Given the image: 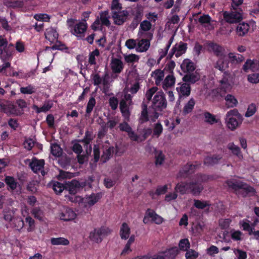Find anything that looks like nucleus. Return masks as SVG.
Returning <instances> with one entry per match:
<instances>
[{
	"instance_id": "aec40b11",
	"label": "nucleus",
	"mask_w": 259,
	"mask_h": 259,
	"mask_svg": "<svg viewBox=\"0 0 259 259\" xmlns=\"http://www.w3.org/2000/svg\"><path fill=\"white\" fill-rule=\"evenodd\" d=\"M243 182L235 179H231L226 182L228 187L233 190L236 194H238V192L243 186Z\"/></svg>"
},
{
	"instance_id": "ddd939ff",
	"label": "nucleus",
	"mask_w": 259,
	"mask_h": 259,
	"mask_svg": "<svg viewBox=\"0 0 259 259\" xmlns=\"http://www.w3.org/2000/svg\"><path fill=\"white\" fill-rule=\"evenodd\" d=\"M60 219L64 221H70L76 217L75 212L71 208H65L59 214Z\"/></svg>"
},
{
	"instance_id": "a18cd8bd",
	"label": "nucleus",
	"mask_w": 259,
	"mask_h": 259,
	"mask_svg": "<svg viewBox=\"0 0 259 259\" xmlns=\"http://www.w3.org/2000/svg\"><path fill=\"white\" fill-rule=\"evenodd\" d=\"M163 132V127L160 122H157L154 124L153 127V131L152 133V137L158 138L161 135Z\"/></svg>"
},
{
	"instance_id": "2eb2a0df",
	"label": "nucleus",
	"mask_w": 259,
	"mask_h": 259,
	"mask_svg": "<svg viewBox=\"0 0 259 259\" xmlns=\"http://www.w3.org/2000/svg\"><path fill=\"white\" fill-rule=\"evenodd\" d=\"M45 161L44 159H37L34 157L29 163V166L34 173H37L44 167Z\"/></svg>"
},
{
	"instance_id": "c85d7f7f",
	"label": "nucleus",
	"mask_w": 259,
	"mask_h": 259,
	"mask_svg": "<svg viewBox=\"0 0 259 259\" xmlns=\"http://www.w3.org/2000/svg\"><path fill=\"white\" fill-rule=\"evenodd\" d=\"M172 48H176V57L178 58L186 52L187 44L181 41L179 44H176Z\"/></svg>"
},
{
	"instance_id": "a211bd4d",
	"label": "nucleus",
	"mask_w": 259,
	"mask_h": 259,
	"mask_svg": "<svg viewBox=\"0 0 259 259\" xmlns=\"http://www.w3.org/2000/svg\"><path fill=\"white\" fill-rule=\"evenodd\" d=\"M255 192V190L253 187L243 182V186L239 191L238 192V194L240 195L243 197H246L249 195H254Z\"/></svg>"
},
{
	"instance_id": "8fccbe9b",
	"label": "nucleus",
	"mask_w": 259,
	"mask_h": 259,
	"mask_svg": "<svg viewBox=\"0 0 259 259\" xmlns=\"http://www.w3.org/2000/svg\"><path fill=\"white\" fill-rule=\"evenodd\" d=\"M76 142H77V140L72 141L71 143L73 145L71 149L76 154H81L83 151L82 146Z\"/></svg>"
},
{
	"instance_id": "7ed1b4c3",
	"label": "nucleus",
	"mask_w": 259,
	"mask_h": 259,
	"mask_svg": "<svg viewBox=\"0 0 259 259\" xmlns=\"http://www.w3.org/2000/svg\"><path fill=\"white\" fill-rule=\"evenodd\" d=\"M86 20H82L78 23L75 19L70 18L67 20V24L71 33L78 38L82 39L88 28Z\"/></svg>"
},
{
	"instance_id": "13d9d810",
	"label": "nucleus",
	"mask_w": 259,
	"mask_h": 259,
	"mask_svg": "<svg viewBox=\"0 0 259 259\" xmlns=\"http://www.w3.org/2000/svg\"><path fill=\"white\" fill-rule=\"evenodd\" d=\"M187 252L185 253V257L186 259H196L199 253L193 249H189L186 250Z\"/></svg>"
},
{
	"instance_id": "3c124183",
	"label": "nucleus",
	"mask_w": 259,
	"mask_h": 259,
	"mask_svg": "<svg viewBox=\"0 0 259 259\" xmlns=\"http://www.w3.org/2000/svg\"><path fill=\"white\" fill-rule=\"evenodd\" d=\"M179 247L180 250L186 251L190 247V243L187 238L181 239L179 243Z\"/></svg>"
},
{
	"instance_id": "20e7f679",
	"label": "nucleus",
	"mask_w": 259,
	"mask_h": 259,
	"mask_svg": "<svg viewBox=\"0 0 259 259\" xmlns=\"http://www.w3.org/2000/svg\"><path fill=\"white\" fill-rule=\"evenodd\" d=\"M111 233V230L106 227H102L99 228H95L91 232L89 236L90 240L96 243L101 242L102 237L107 236Z\"/></svg>"
},
{
	"instance_id": "5701e85b",
	"label": "nucleus",
	"mask_w": 259,
	"mask_h": 259,
	"mask_svg": "<svg viewBox=\"0 0 259 259\" xmlns=\"http://www.w3.org/2000/svg\"><path fill=\"white\" fill-rule=\"evenodd\" d=\"M131 234V229L126 223H123L120 227L119 235L122 240L127 239Z\"/></svg>"
},
{
	"instance_id": "680f3d73",
	"label": "nucleus",
	"mask_w": 259,
	"mask_h": 259,
	"mask_svg": "<svg viewBox=\"0 0 259 259\" xmlns=\"http://www.w3.org/2000/svg\"><path fill=\"white\" fill-rule=\"evenodd\" d=\"M143 16L142 11L141 10H137L136 12L135 16L133 19L132 24L137 26L139 23L141 21Z\"/></svg>"
},
{
	"instance_id": "cd10ccee",
	"label": "nucleus",
	"mask_w": 259,
	"mask_h": 259,
	"mask_svg": "<svg viewBox=\"0 0 259 259\" xmlns=\"http://www.w3.org/2000/svg\"><path fill=\"white\" fill-rule=\"evenodd\" d=\"M50 187L53 189L56 194L59 195L65 190V183L62 184L57 181H53L50 184Z\"/></svg>"
},
{
	"instance_id": "e433bc0d",
	"label": "nucleus",
	"mask_w": 259,
	"mask_h": 259,
	"mask_svg": "<svg viewBox=\"0 0 259 259\" xmlns=\"http://www.w3.org/2000/svg\"><path fill=\"white\" fill-rule=\"evenodd\" d=\"M195 103V100L193 98H191L184 107L183 114L186 115L191 113L194 109Z\"/></svg>"
},
{
	"instance_id": "1a4fd4ad",
	"label": "nucleus",
	"mask_w": 259,
	"mask_h": 259,
	"mask_svg": "<svg viewBox=\"0 0 259 259\" xmlns=\"http://www.w3.org/2000/svg\"><path fill=\"white\" fill-rule=\"evenodd\" d=\"M14 52L13 45H6L0 48V59L2 62L10 61Z\"/></svg>"
},
{
	"instance_id": "423d86ee",
	"label": "nucleus",
	"mask_w": 259,
	"mask_h": 259,
	"mask_svg": "<svg viewBox=\"0 0 259 259\" xmlns=\"http://www.w3.org/2000/svg\"><path fill=\"white\" fill-rule=\"evenodd\" d=\"M87 182H79L76 180L70 182H65V190L69 192L70 194H75L80 189L86 187Z\"/></svg>"
},
{
	"instance_id": "dca6fc26",
	"label": "nucleus",
	"mask_w": 259,
	"mask_h": 259,
	"mask_svg": "<svg viewBox=\"0 0 259 259\" xmlns=\"http://www.w3.org/2000/svg\"><path fill=\"white\" fill-rule=\"evenodd\" d=\"M181 68L184 72L188 73L193 72L196 69V66L191 60L185 59L181 65Z\"/></svg>"
},
{
	"instance_id": "e2e57ef3",
	"label": "nucleus",
	"mask_w": 259,
	"mask_h": 259,
	"mask_svg": "<svg viewBox=\"0 0 259 259\" xmlns=\"http://www.w3.org/2000/svg\"><path fill=\"white\" fill-rule=\"evenodd\" d=\"M102 25L99 17H98L94 22L92 24L91 27L94 31L102 30Z\"/></svg>"
},
{
	"instance_id": "a19ab883",
	"label": "nucleus",
	"mask_w": 259,
	"mask_h": 259,
	"mask_svg": "<svg viewBox=\"0 0 259 259\" xmlns=\"http://www.w3.org/2000/svg\"><path fill=\"white\" fill-rule=\"evenodd\" d=\"M96 104V101L95 97H91L88 102L86 110H85V116H89L91 113L92 112L94 107Z\"/></svg>"
},
{
	"instance_id": "4468645a",
	"label": "nucleus",
	"mask_w": 259,
	"mask_h": 259,
	"mask_svg": "<svg viewBox=\"0 0 259 259\" xmlns=\"http://www.w3.org/2000/svg\"><path fill=\"white\" fill-rule=\"evenodd\" d=\"M209 49L213 52L214 54L219 57H224L225 49L221 45L213 42L208 44Z\"/></svg>"
},
{
	"instance_id": "f257e3e1",
	"label": "nucleus",
	"mask_w": 259,
	"mask_h": 259,
	"mask_svg": "<svg viewBox=\"0 0 259 259\" xmlns=\"http://www.w3.org/2000/svg\"><path fill=\"white\" fill-rule=\"evenodd\" d=\"M209 179V176L202 174H197L190 182H181L177 184L175 191L181 194L190 192L194 196L199 195L204 189L202 183Z\"/></svg>"
},
{
	"instance_id": "603ef678",
	"label": "nucleus",
	"mask_w": 259,
	"mask_h": 259,
	"mask_svg": "<svg viewBox=\"0 0 259 259\" xmlns=\"http://www.w3.org/2000/svg\"><path fill=\"white\" fill-rule=\"evenodd\" d=\"M100 55L99 50L98 49H95L94 51L91 52L89 54V63L91 65L96 64V56H98Z\"/></svg>"
},
{
	"instance_id": "f8f14e48",
	"label": "nucleus",
	"mask_w": 259,
	"mask_h": 259,
	"mask_svg": "<svg viewBox=\"0 0 259 259\" xmlns=\"http://www.w3.org/2000/svg\"><path fill=\"white\" fill-rule=\"evenodd\" d=\"M200 165V164H187L185 165L179 172V176L182 178H187L190 175L194 173L196 168Z\"/></svg>"
},
{
	"instance_id": "6ab92c4d",
	"label": "nucleus",
	"mask_w": 259,
	"mask_h": 259,
	"mask_svg": "<svg viewBox=\"0 0 259 259\" xmlns=\"http://www.w3.org/2000/svg\"><path fill=\"white\" fill-rule=\"evenodd\" d=\"M100 199V195L99 193H93L85 198H82V203H84L85 206H87V205L93 206L97 203Z\"/></svg>"
},
{
	"instance_id": "473e14b6",
	"label": "nucleus",
	"mask_w": 259,
	"mask_h": 259,
	"mask_svg": "<svg viewBox=\"0 0 259 259\" xmlns=\"http://www.w3.org/2000/svg\"><path fill=\"white\" fill-rule=\"evenodd\" d=\"M99 20L101 21L102 25L109 27L111 23L109 21L110 16H109L108 10L101 11L100 13Z\"/></svg>"
},
{
	"instance_id": "5fc2aeb1",
	"label": "nucleus",
	"mask_w": 259,
	"mask_h": 259,
	"mask_svg": "<svg viewBox=\"0 0 259 259\" xmlns=\"http://www.w3.org/2000/svg\"><path fill=\"white\" fill-rule=\"evenodd\" d=\"M51 49L53 50H60L65 53L68 52V48L66 47V46L65 44H62L60 41L57 42L56 44L54 45L51 47Z\"/></svg>"
},
{
	"instance_id": "37998d69",
	"label": "nucleus",
	"mask_w": 259,
	"mask_h": 259,
	"mask_svg": "<svg viewBox=\"0 0 259 259\" xmlns=\"http://www.w3.org/2000/svg\"><path fill=\"white\" fill-rule=\"evenodd\" d=\"M204 116L205 118V122L210 124H213L218 122L219 120L216 118L215 116L209 112H204Z\"/></svg>"
},
{
	"instance_id": "2f4dec72",
	"label": "nucleus",
	"mask_w": 259,
	"mask_h": 259,
	"mask_svg": "<svg viewBox=\"0 0 259 259\" xmlns=\"http://www.w3.org/2000/svg\"><path fill=\"white\" fill-rule=\"evenodd\" d=\"M179 253V250L177 247H174L162 251L166 259H175Z\"/></svg>"
},
{
	"instance_id": "de8ad7c7",
	"label": "nucleus",
	"mask_w": 259,
	"mask_h": 259,
	"mask_svg": "<svg viewBox=\"0 0 259 259\" xmlns=\"http://www.w3.org/2000/svg\"><path fill=\"white\" fill-rule=\"evenodd\" d=\"M249 221L247 220H243L239 223L240 225L242 228L243 230L248 232L249 235H252L253 228L249 224Z\"/></svg>"
},
{
	"instance_id": "bb28decb",
	"label": "nucleus",
	"mask_w": 259,
	"mask_h": 259,
	"mask_svg": "<svg viewBox=\"0 0 259 259\" xmlns=\"http://www.w3.org/2000/svg\"><path fill=\"white\" fill-rule=\"evenodd\" d=\"M176 78L172 74L166 76L162 83V88L164 90L172 87L175 83Z\"/></svg>"
},
{
	"instance_id": "9d476101",
	"label": "nucleus",
	"mask_w": 259,
	"mask_h": 259,
	"mask_svg": "<svg viewBox=\"0 0 259 259\" xmlns=\"http://www.w3.org/2000/svg\"><path fill=\"white\" fill-rule=\"evenodd\" d=\"M112 13L114 22L117 25H122L126 21L129 14L126 10L119 11L118 12L113 11Z\"/></svg>"
},
{
	"instance_id": "09e8293b",
	"label": "nucleus",
	"mask_w": 259,
	"mask_h": 259,
	"mask_svg": "<svg viewBox=\"0 0 259 259\" xmlns=\"http://www.w3.org/2000/svg\"><path fill=\"white\" fill-rule=\"evenodd\" d=\"M36 88L32 84H29L25 87H21L20 92L23 94H32L36 92Z\"/></svg>"
},
{
	"instance_id": "f03ea898",
	"label": "nucleus",
	"mask_w": 259,
	"mask_h": 259,
	"mask_svg": "<svg viewBox=\"0 0 259 259\" xmlns=\"http://www.w3.org/2000/svg\"><path fill=\"white\" fill-rule=\"evenodd\" d=\"M243 0H232L231 12L224 11L223 15L224 20L228 23H236L242 19V10L238 8Z\"/></svg>"
},
{
	"instance_id": "4c0bfd02",
	"label": "nucleus",
	"mask_w": 259,
	"mask_h": 259,
	"mask_svg": "<svg viewBox=\"0 0 259 259\" xmlns=\"http://www.w3.org/2000/svg\"><path fill=\"white\" fill-rule=\"evenodd\" d=\"M51 243L53 245H68L69 244V241L68 239L63 237L52 238Z\"/></svg>"
},
{
	"instance_id": "bf43d9fd",
	"label": "nucleus",
	"mask_w": 259,
	"mask_h": 259,
	"mask_svg": "<svg viewBox=\"0 0 259 259\" xmlns=\"http://www.w3.org/2000/svg\"><path fill=\"white\" fill-rule=\"evenodd\" d=\"M25 222L28 223L29 227L27 228V231L29 232H32L34 230L35 228V221L30 216H27L25 218Z\"/></svg>"
},
{
	"instance_id": "69168bd1",
	"label": "nucleus",
	"mask_w": 259,
	"mask_h": 259,
	"mask_svg": "<svg viewBox=\"0 0 259 259\" xmlns=\"http://www.w3.org/2000/svg\"><path fill=\"white\" fill-rule=\"evenodd\" d=\"M109 104L113 110H115L118 107V100L116 97H112L109 99Z\"/></svg>"
},
{
	"instance_id": "b1692460",
	"label": "nucleus",
	"mask_w": 259,
	"mask_h": 259,
	"mask_svg": "<svg viewBox=\"0 0 259 259\" xmlns=\"http://www.w3.org/2000/svg\"><path fill=\"white\" fill-rule=\"evenodd\" d=\"M227 148L231 151L233 155L236 156L239 159H243V156L240 148L238 146L235 145L233 142L229 143L227 145Z\"/></svg>"
},
{
	"instance_id": "58836bf2",
	"label": "nucleus",
	"mask_w": 259,
	"mask_h": 259,
	"mask_svg": "<svg viewBox=\"0 0 259 259\" xmlns=\"http://www.w3.org/2000/svg\"><path fill=\"white\" fill-rule=\"evenodd\" d=\"M58 35V34L56 30L53 28L47 29L45 32L46 38L50 41H53L57 38Z\"/></svg>"
},
{
	"instance_id": "f704fd0d",
	"label": "nucleus",
	"mask_w": 259,
	"mask_h": 259,
	"mask_svg": "<svg viewBox=\"0 0 259 259\" xmlns=\"http://www.w3.org/2000/svg\"><path fill=\"white\" fill-rule=\"evenodd\" d=\"M226 105L228 108H233L236 106L238 101L236 98L231 94H227L225 97Z\"/></svg>"
},
{
	"instance_id": "c03bdc74",
	"label": "nucleus",
	"mask_w": 259,
	"mask_h": 259,
	"mask_svg": "<svg viewBox=\"0 0 259 259\" xmlns=\"http://www.w3.org/2000/svg\"><path fill=\"white\" fill-rule=\"evenodd\" d=\"M51 152L52 154L56 157H60L62 154V150L61 148L56 143L51 145Z\"/></svg>"
},
{
	"instance_id": "ea45409f",
	"label": "nucleus",
	"mask_w": 259,
	"mask_h": 259,
	"mask_svg": "<svg viewBox=\"0 0 259 259\" xmlns=\"http://www.w3.org/2000/svg\"><path fill=\"white\" fill-rule=\"evenodd\" d=\"M165 159V155L161 151H156L155 154V164L156 166L161 165Z\"/></svg>"
},
{
	"instance_id": "72a5a7b5",
	"label": "nucleus",
	"mask_w": 259,
	"mask_h": 259,
	"mask_svg": "<svg viewBox=\"0 0 259 259\" xmlns=\"http://www.w3.org/2000/svg\"><path fill=\"white\" fill-rule=\"evenodd\" d=\"M152 76L155 79V84L159 85L163 79L164 74L163 71L160 69H156L152 72Z\"/></svg>"
},
{
	"instance_id": "774afa93",
	"label": "nucleus",
	"mask_w": 259,
	"mask_h": 259,
	"mask_svg": "<svg viewBox=\"0 0 259 259\" xmlns=\"http://www.w3.org/2000/svg\"><path fill=\"white\" fill-rule=\"evenodd\" d=\"M23 145L26 149L31 150L34 146V141L31 138L26 139L23 143Z\"/></svg>"
},
{
	"instance_id": "c9c22d12",
	"label": "nucleus",
	"mask_w": 259,
	"mask_h": 259,
	"mask_svg": "<svg viewBox=\"0 0 259 259\" xmlns=\"http://www.w3.org/2000/svg\"><path fill=\"white\" fill-rule=\"evenodd\" d=\"M228 58L233 64L239 63L244 60V58L242 55L234 53H229Z\"/></svg>"
},
{
	"instance_id": "393cba45",
	"label": "nucleus",
	"mask_w": 259,
	"mask_h": 259,
	"mask_svg": "<svg viewBox=\"0 0 259 259\" xmlns=\"http://www.w3.org/2000/svg\"><path fill=\"white\" fill-rule=\"evenodd\" d=\"M142 111L139 117V123L143 124L149 120V117L148 113L147 105L143 102L141 105Z\"/></svg>"
},
{
	"instance_id": "6e6d98bb",
	"label": "nucleus",
	"mask_w": 259,
	"mask_h": 259,
	"mask_svg": "<svg viewBox=\"0 0 259 259\" xmlns=\"http://www.w3.org/2000/svg\"><path fill=\"white\" fill-rule=\"evenodd\" d=\"M256 111V106L254 103H251L248 105L245 116L249 117L252 116Z\"/></svg>"
},
{
	"instance_id": "0eeeda50",
	"label": "nucleus",
	"mask_w": 259,
	"mask_h": 259,
	"mask_svg": "<svg viewBox=\"0 0 259 259\" xmlns=\"http://www.w3.org/2000/svg\"><path fill=\"white\" fill-rule=\"evenodd\" d=\"M167 102L163 94H157L152 102V108L155 111H161L166 107Z\"/></svg>"
},
{
	"instance_id": "338daca9",
	"label": "nucleus",
	"mask_w": 259,
	"mask_h": 259,
	"mask_svg": "<svg viewBox=\"0 0 259 259\" xmlns=\"http://www.w3.org/2000/svg\"><path fill=\"white\" fill-rule=\"evenodd\" d=\"M34 18L37 21L49 22L50 16L47 14H36Z\"/></svg>"
},
{
	"instance_id": "0e129e2a",
	"label": "nucleus",
	"mask_w": 259,
	"mask_h": 259,
	"mask_svg": "<svg viewBox=\"0 0 259 259\" xmlns=\"http://www.w3.org/2000/svg\"><path fill=\"white\" fill-rule=\"evenodd\" d=\"M151 23L149 21L144 20L141 23L140 28L144 31H148L151 29Z\"/></svg>"
},
{
	"instance_id": "39448f33",
	"label": "nucleus",
	"mask_w": 259,
	"mask_h": 259,
	"mask_svg": "<svg viewBox=\"0 0 259 259\" xmlns=\"http://www.w3.org/2000/svg\"><path fill=\"white\" fill-rule=\"evenodd\" d=\"M178 87L176 88V90L179 95V99L177 102V104H180L181 101L182 99L189 96L191 93V88L189 83H179Z\"/></svg>"
},
{
	"instance_id": "4d7b16f0",
	"label": "nucleus",
	"mask_w": 259,
	"mask_h": 259,
	"mask_svg": "<svg viewBox=\"0 0 259 259\" xmlns=\"http://www.w3.org/2000/svg\"><path fill=\"white\" fill-rule=\"evenodd\" d=\"M194 205L197 208L203 209L205 208L206 207H209L210 206V204H209L206 201H202L199 200L195 199L194 200Z\"/></svg>"
},
{
	"instance_id": "9b49d317",
	"label": "nucleus",
	"mask_w": 259,
	"mask_h": 259,
	"mask_svg": "<svg viewBox=\"0 0 259 259\" xmlns=\"http://www.w3.org/2000/svg\"><path fill=\"white\" fill-rule=\"evenodd\" d=\"M238 114V111L236 109L231 110L228 112L227 116L228 120L227 121V125L228 127L231 131H234L239 125V122L238 120L234 117H230L231 115H235Z\"/></svg>"
},
{
	"instance_id": "052dcab7",
	"label": "nucleus",
	"mask_w": 259,
	"mask_h": 259,
	"mask_svg": "<svg viewBox=\"0 0 259 259\" xmlns=\"http://www.w3.org/2000/svg\"><path fill=\"white\" fill-rule=\"evenodd\" d=\"M247 80L252 83L256 84L259 83V73H255L249 74L247 76Z\"/></svg>"
},
{
	"instance_id": "f3484780",
	"label": "nucleus",
	"mask_w": 259,
	"mask_h": 259,
	"mask_svg": "<svg viewBox=\"0 0 259 259\" xmlns=\"http://www.w3.org/2000/svg\"><path fill=\"white\" fill-rule=\"evenodd\" d=\"M200 79V74L195 72L194 73L190 72L185 74L183 77V80L187 83L194 84Z\"/></svg>"
},
{
	"instance_id": "c756f323",
	"label": "nucleus",
	"mask_w": 259,
	"mask_h": 259,
	"mask_svg": "<svg viewBox=\"0 0 259 259\" xmlns=\"http://www.w3.org/2000/svg\"><path fill=\"white\" fill-rule=\"evenodd\" d=\"M249 29V25L246 23L242 22L237 25L236 32L238 36H243L248 32Z\"/></svg>"
},
{
	"instance_id": "412c9836",
	"label": "nucleus",
	"mask_w": 259,
	"mask_h": 259,
	"mask_svg": "<svg viewBox=\"0 0 259 259\" xmlns=\"http://www.w3.org/2000/svg\"><path fill=\"white\" fill-rule=\"evenodd\" d=\"M111 69L114 73H120L124 68L122 61L118 58H113L111 60Z\"/></svg>"
},
{
	"instance_id": "a878e982",
	"label": "nucleus",
	"mask_w": 259,
	"mask_h": 259,
	"mask_svg": "<svg viewBox=\"0 0 259 259\" xmlns=\"http://www.w3.org/2000/svg\"><path fill=\"white\" fill-rule=\"evenodd\" d=\"M222 158V156L219 154H214L212 156H207L205 158L204 164L206 165H213L218 164Z\"/></svg>"
},
{
	"instance_id": "4be33fe9",
	"label": "nucleus",
	"mask_w": 259,
	"mask_h": 259,
	"mask_svg": "<svg viewBox=\"0 0 259 259\" xmlns=\"http://www.w3.org/2000/svg\"><path fill=\"white\" fill-rule=\"evenodd\" d=\"M4 181L8 186L7 189L10 191H14L17 187L18 183L12 176H6Z\"/></svg>"
},
{
	"instance_id": "7c9ffc66",
	"label": "nucleus",
	"mask_w": 259,
	"mask_h": 259,
	"mask_svg": "<svg viewBox=\"0 0 259 259\" xmlns=\"http://www.w3.org/2000/svg\"><path fill=\"white\" fill-rule=\"evenodd\" d=\"M115 152V148L113 146H110L108 149L103 151L101 156V160L103 163L106 162L112 156Z\"/></svg>"
},
{
	"instance_id": "6e6552de",
	"label": "nucleus",
	"mask_w": 259,
	"mask_h": 259,
	"mask_svg": "<svg viewBox=\"0 0 259 259\" xmlns=\"http://www.w3.org/2000/svg\"><path fill=\"white\" fill-rule=\"evenodd\" d=\"M143 36L146 38L142 39L138 44L137 49L140 52H144L149 49L150 46V40L153 38V33L150 32H147L143 34Z\"/></svg>"
},
{
	"instance_id": "864d4df0",
	"label": "nucleus",
	"mask_w": 259,
	"mask_h": 259,
	"mask_svg": "<svg viewBox=\"0 0 259 259\" xmlns=\"http://www.w3.org/2000/svg\"><path fill=\"white\" fill-rule=\"evenodd\" d=\"M139 56L137 55L131 54L124 56V60L127 63H134L138 62L139 60Z\"/></svg>"
},
{
	"instance_id": "49530a36",
	"label": "nucleus",
	"mask_w": 259,
	"mask_h": 259,
	"mask_svg": "<svg viewBox=\"0 0 259 259\" xmlns=\"http://www.w3.org/2000/svg\"><path fill=\"white\" fill-rule=\"evenodd\" d=\"M12 225L13 228L20 231L24 227V222L21 218H15L13 219Z\"/></svg>"
},
{
	"instance_id": "79ce46f5",
	"label": "nucleus",
	"mask_w": 259,
	"mask_h": 259,
	"mask_svg": "<svg viewBox=\"0 0 259 259\" xmlns=\"http://www.w3.org/2000/svg\"><path fill=\"white\" fill-rule=\"evenodd\" d=\"M92 132L87 131L85 133V136L82 139L77 140V142L82 143L84 145L88 146L93 140Z\"/></svg>"
}]
</instances>
